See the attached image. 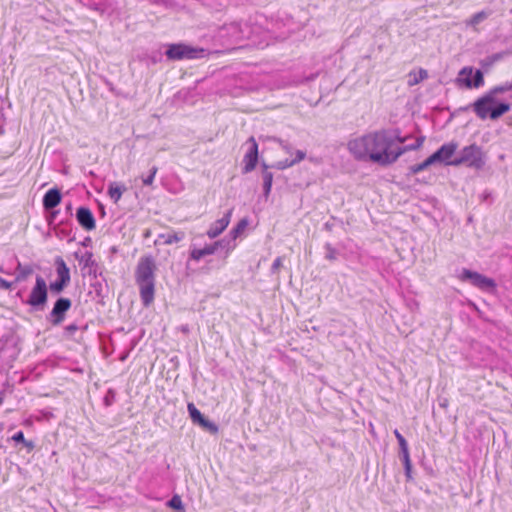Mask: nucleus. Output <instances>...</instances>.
Segmentation results:
<instances>
[{
    "label": "nucleus",
    "mask_w": 512,
    "mask_h": 512,
    "mask_svg": "<svg viewBox=\"0 0 512 512\" xmlns=\"http://www.w3.org/2000/svg\"><path fill=\"white\" fill-rule=\"evenodd\" d=\"M62 201V193L58 187L49 189L42 198V205L45 211L55 209Z\"/></svg>",
    "instance_id": "nucleus-15"
},
{
    "label": "nucleus",
    "mask_w": 512,
    "mask_h": 512,
    "mask_svg": "<svg viewBox=\"0 0 512 512\" xmlns=\"http://www.w3.org/2000/svg\"><path fill=\"white\" fill-rule=\"evenodd\" d=\"M394 435L399 444V451L405 452V450L409 449L406 439L403 437V435L397 429L394 430Z\"/></svg>",
    "instance_id": "nucleus-35"
},
{
    "label": "nucleus",
    "mask_w": 512,
    "mask_h": 512,
    "mask_svg": "<svg viewBox=\"0 0 512 512\" xmlns=\"http://www.w3.org/2000/svg\"><path fill=\"white\" fill-rule=\"evenodd\" d=\"M55 267H56V274L57 278L50 282L49 284V290L53 294H60L62 293L65 288L68 287L71 281L70 276V269L63 260L62 257L58 256L55 259Z\"/></svg>",
    "instance_id": "nucleus-7"
},
{
    "label": "nucleus",
    "mask_w": 512,
    "mask_h": 512,
    "mask_svg": "<svg viewBox=\"0 0 512 512\" xmlns=\"http://www.w3.org/2000/svg\"><path fill=\"white\" fill-rule=\"evenodd\" d=\"M324 228L328 231H332L333 225L327 222L325 223Z\"/></svg>",
    "instance_id": "nucleus-52"
},
{
    "label": "nucleus",
    "mask_w": 512,
    "mask_h": 512,
    "mask_svg": "<svg viewBox=\"0 0 512 512\" xmlns=\"http://www.w3.org/2000/svg\"><path fill=\"white\" fill-rule=\"evenodd\" d=\"M318 76V73H314V74H310L309 76H307L305 78V82H310V81H313L316 79V77Z\"/></svg>",
    "instance_id": "nucleus-49"
},
{
    "label": "nucleus",
    "mask_w": 512,
    "mask_h": 512,
    "mask_svg": "<svg viewBox=\"0 0 512 512\" xmlns=\"http://www.w3.org/2000/svg\"><path fill=\"white\" fill-rule=\"evenodd\" d=\"M246 144L248 145V149L243 157V174L252 172L256 168L259 158L258 144L256 139L251 136L248 138Z\"/></svg>",
    "instance_id": "nucleus-11"
},
{
    "label": "nucleus",
    "mask_w": 512,
    "mask_h": 512,
    "mask_svg": "<svg viewBox=\"0 0 512 512\" xmlns=\"http://www.w3.org/2000/svg\"><path fill=\"white\" fill-rule=\"evenodd\" d=\"M155 271L156 263L152 255L143 256L139 259L135 270V281L139 287L142 304L145 307H149L154 301Z\"/></svg>",
    "instance_id": "nucleus-2"
},
{
    "label": "nucleus",
    "mask_w": 512,
    "mask_h": 512,
    "mask_svg": "<svg viewBox=\"0 0 512 512\" xmlns=\"http://www.w3.org/2000/svg\"><path fill=\"white\" fill-rule=\"evenodd\" d=\"M399 459L403 463L404 472H405V476H406L407 481L413 480V477H412V463H411V459H410L409 449L405 450V452L399 451Z\"/></svg>",
    "instance_id": "nucleus-23"
},
{
    "label": "nucleus",
    "mask_w": 512,
    "mask_h": 512,
    "mask_svg": "<svg viewBox=\"0 0 512 512\" xmlns=\"http://www.w3.org/2000/svg\"><path fill=\"white\" fill-rule=\"evenodd\" d=\"M34 270L32 266L30 265H22L21 263H18L15 273V283L22 282L26 280L31 274H33Z\"/></svg>",
    "instance_id": "nucleus-25"
},
{
    "label": "nucleus",
    "mask_w": 512,
    "mask_h": 512,
    "mask_svg": "<svg viewBox=\"0 0 512 512\" xmlns=\"http://www.w3.org/2000/svg\"><path fill=\"white\" fill-rule=\"evenodd\" d=\"M427 77H428V73H427V71H426V70H424V69H421V70L419 71V76H417V77L415 76V77L413 78V80H411V79L409 80V85H411V86H412V85H416V84H418L420 81H422V80L426 79Z\"/></svg>",
    "instance_id": "nucleus-41"
},
{
    "label": "nucleus",
    "mask_w": 512,
    "mask_h": 512,
    "mask_svg": "<svg viewBox=\"0 0 512 512\" xmlns=\"http://www.w3.org/2000/svg\"><path fill=\"white\" fill-rule=\"evenodd\" d=\"M158 171V168L156 166H153L151 169H150V173L147 177L143 178L142 179V182H143V185L145 186H150L152 185L153 181H154V178H155V175Z\"/></svg>",
    "instance_id": "nucleus-37"
},
{
    "label": "nucleus",
    "mask_w": 512,
    "mask_h": 512,
    "mask_svg": "<svg viewBox=\"0 0 512 512\" xmlns=\"http://www.w3.org/2000/svg\"><path fill=\"white\" fill-rule=\"evenodd\" d=\"M425 141L424 136H420L416 139L415 143L405 145V142H397V151L400 152V157L408 151L419 149Z\"/></svg>",
    "instance_id": "nucleus-24"
},
{
    "label": "nucleus",
    "mask_w": 512,
    "mask_h": 512,
    "mask_svg": "<svg viewBox=\"0 0 512 512\" xmlns=\"http://www.w3.org/2000/svg\"><path fill=\"white\" fill-rule=\"evenodd\" d=\"M12 440L16 443H23L25 442V437L23 431H18L12 436Z\"/></svg>",
    "instance_id": "nucleus-46"
},
{
    "label": "nucleus",
    "mask_w": 512,
    "mask_h": 512,
    "mask_svg": "<svg viewBox=\"0 0 512 512\" xmlns=\"http://www.w3.org/2000/svg\"><path fill=\"white\" fill-rule=\"evenodd\" d=\"M459 279L463 282H469L476 288L484 291L490 292L496 288V282L494 279L467 268L462 269Z\"/></svg>",
    "instance_id": "nucleus-8"
},
{
    "label": "nucleus",
    "mask_w": 512,
    "mask_h": 512,
    "mask_svg": "<svg viewBox=\"0 0 512 512\" xmlns=\"http://www.w3.org/2000/svg\"><path fill=\"white\" fill-rule=\"evenodd\" d=\"M185 237L184 232H168L163 233L158 236L159 239H162V243L166 245H170L173 243L180 242Z\"/></svg>",
    "instance_id": "nucleus-26"
},
{
    "label": "nucleus",
    "mask_w": 512,
    "mask_h": 512,
    "mask_svg": "<svg viewBox=\"0 0 512 512\" xmlns=\"http://www.w3.org/2000/svg\"><path fill=\"white\" fill-rule=\"evenodd\" d=\"M89 9L100 14L108 12L112 8L111 0H82Z\"/></svg>",
    "instance_id": "nucleus-18"
},
{
    "label": "nucleus",
    "mask_w": 512,
    "mask_h": 512,
    "mask_svg": "<svg viewBox=\"0 0 512 512\" xmlns=\"http://www.w3.org/2000/svg\"><path fill=\"white\" fill-rule=\"evenodd\" d=\"M72 306L71 299L67 297H59L53 304L52 310L47 315V321L52 326H59L63 323L66 313Z\"/></svg>",
    "instance_id": "nucleus-10"
},
{
    "label": "nucleus",
    "mask_w": 512,
    "mask_h": 512,
    "mask_svg": "<svg viewBox=\"0 0 512 512\" xmlns=\"http://www.w3.org/2000/svg\"><path fill=\"white\" fill-rule=\"evenodd\" d=\"M511 13H512V9H511Z\"/></svg>",
    "instance_id": "nucleus-55"
},
{
    "label": "nucleus",
    "mask_w": 512,
    "mask_h": 512,
    "mask_svg": "<svg viewBox=\"0 0 512 512\" xmlns=\"http://www.w3.org/2000/svg\"><path fill=\"white\" fill-rule=\"evenodd\" d=\"M261 168V176L263 180V196L267 199L272 189L273 173L269 171L270 166L265 162L261 163Z\"/></svg>",
    "instance_id": "nucleus-17"
},
{
    "label": "nucleus",
    "mask_w": 512,
    "mask_h": 512,
    "mask_svg": "<svg viewBox=\"0 0 512 512\" xmlns=\"http://www.w3.org/2000/svg\"><path fill=\"white\" fill-rule=\"evenodd\" d=\"M168 506L176 511H183L184 510V506H183V503H182V499L180 496L178 495H174L169 501H168Z\"/></svg>",
    "instance_id": "nucleus-31"
},
{
    "label": "nucleus",
    "mask_w": 512,
    "mask_h": 512,
    "mask_svg": "<svg viewBox=\"0 0 512 512\" xmlns=\"http://www.w3.org/2000/svg\"><path fill=\"white\" fill-rule=\"evenodd\" d=\"M116 393L113 389H109L104 396V404L105 406H111L115 401Z\"/></svg>",
    "instance_id": "nucleus-39"
},
{
    "label": "nucleus",
    "mask_w": 512,
    "mask_h": 512,
    "mask_svg": "<svg viewBox=\"0 0 512 512\" xmlns=\"http://www.w3.org/2000/svg\"><path fill=\"white\" fill-rule=\"evenodd\" d=\"M48 289L45 279L41 275H37L35 284L32 287L28 297L22 299V303L30 307V311H43L48 302Z\"/></svg>",
    "instance_id": "nucleus-4"
},
{
    "label": "nucleus",
    "mask_w": 512,
    "mask_h": 512,
    "mask_svg": "<svg viewBox=\"0 0 512 512\" xmlns=\"http://www.w3.org/2000/svg\"><path fill=\"white\" fill-rule=\"evenodd\" d=\"M435 164L431 156L426 158L422 163L415 164L409 167V173L412 175L418 174L419 172L427 169L429 166Z\"/></svg>",
    "instance_id": "nucleus-29"
},
{
    "label": "nucleus",
    "mask_w": 512,
    "mask_h": 512,
    "mask_svg": "<svg viewBox=\"0 0 512 512\" xmlns=\"http://www.w3.org/2000/svg\"><path fill=\"white\" fill-rule=\"evenodd\" d=\"M503 56H504L503 52L495 53L487 58V60H488L487 64H492L494 62H497V61L501 60L503 58Z\"/></svg>",
    "instance_id": "nucleus-45"
},
{
    "label": "nucleus",
    "mask_w": 512,
    "mask_h": 512,
    "mask_svg": "<svg viewBox=\"0 0 512 512\" xmlns=\"http://www.w3.org/2000/svg\"><path fill=\"white\" fill-rule=\"evenodd\" d=\"M269 166H270V168H274V169H277V170H284V169H287V168L292 167L294 165H293V161L292 160L285 159V160L277 161L274 164L269 165Z\"/></svg>",
    "instance_id": "nucleus-34"
},
{
    "label": "nucleus",
    "mask_w": 512,
    "mask_h": 512,
    "mask_svg": "<svg viewBox=\"0 0 512 512\" xmlns=\"http://www.w3.org/2000/svg\"><path fill=\"white\" fill-rule=\"evenodd\" d=\"M306 157V153L302 150H297L295 152V158L294 159H291L293 161V165H296L298 164L299 162H301L302 160H304Z\"/></svg>",
    "instance_id": "nucleus-43"
},
{
    "label": "nucleus",
    "mask_w": 512,
    "mask_h": 512,
    "mask_svg": "<svg viewBox=\"0 0 512 512\" xmlns=\"http://www.w3.org/2000/svg\"><path fill=\"white\" fill-rule=\"evenodd\" d=\"M16 297L20 298L21 300L23 299V290H19L17 293H16Z\"/></svg>",
    "instance_id": "nucleus-53"
},
{
    "label": "nucleus",
    "mask_w": 512,
    "mask_h": 512,
    "mask_svg": "<svg viewBox=\"0 0 512 512\" xmlns=\"http://www.w3.org/2000/svg\"><path fill=\"white\" fill-rule=\"evenodd\" d=\"M79 330V326L76 323H71L64 327V334L67 337H73L75 332Z\"/></svg>",
    "instance_id": "nucleus-40"
},
{
    "label": "nucleus",
    "mask_w": 512,
    "mask_h": 512,
    "mask_svg": "<svg viewBox=\"0 0 512 512\" xmlns=\"http://www.w3.org/2000/svg\"><path fill=\"white\" fill-rule=\"evenodd\" d=\"M159 59H160V56H158V55H153L150 57V60L153 64L157 63L159 61Z\"/></svg>",
    "instance_id": "nucleus-50"
},
{
    "label": "nucleus",
    "mask_w": 512,
    "mask_h": 512,
    "mask_svg": "<svg viewBox=\"0 0 512 512\" xmlns=\"http://www.w3.org/2000/svg\"><path fill=\"white\" fill-rule=\"evenodd\" d=\"M398 128L369 132L348 142V150L358 161H369L381 167L394 164L400 158L397 142H406Z\"/></svg>",
    "instance_id": "nucleus-1"
},
{
    "label": "nucleus",
    "mask_w": 512,
    "mask_h": 512,
    "mask_svg": "<svg viewBox=\"0 0 512 512\" xmlns=\"http://www.w3.org/2000/svg\"><path fill=\"white\" fill-rule=\"evenodd\" d=\"M26 448H28L29 451L33 450L35 445L32 441L25 440V442L22 443Z\"/></svg>",
    "instance_id": "nucleus-48"
},
{
    "label": "nucleus",
    "mask_w": 512,
    "mask_h": 512,
    "mask_svg": "<svg viewBox=\"0 0 512 512\" xmlns=\"http://www.w3.org/2000/svg\"><path fill=\"white\" fill-rule=\"evenodd\" d=\"M198 425L201 426L202 428L208 430L211 433L218 432L217 425L214 422L208 420L206 417L201 422H199Z\"/></svg>",
    "instance_id": "nucleus-33"
},
{
    "label": "nucleus",
    "mask_w": 512,
    "mask_h": 512,
    "mask_svg": "<svg viewBox=\"0 0 512 512\" xmlns=\"http://www.w3.org/2000/svg\"><path fill=\"white\" fill-rule=\"evenodd\" d=\"M125 190L126 187L124 185H118L114 182L108 187V195L115 203H117Z\"/></svg>",
    "instance_id": "nucleus-27"
},
{
    "label": "nucleus",
    "mask_w": 512,
    "mask_h": 512,
    "mask_svg": "<svg viewBox=\"0 0 512 512\" xmlns=\"http://www.w3.org/2000/svg\"><path fill=\"white\" fill-rule=\"evenodd\" d=\"M15 282H10L5 280L4 278H0V288L4 290H10Z\"/></svg>",
    "instance_id": "nucleus-47"
},
{
    "label": "nucleus",
    "mask_w": 512,
    "mask_h": 512,
    "mask_svg": "<svg viewBox=\"0 0 512 512\" xmlns=\"http://www.w3.org/2000/svg\"><path fill=\"white\" fill-rule=\"evenodd\" d=\"M512 91V80L504 82L500 85L494 86L483 96L478 98L477 107L484 112L483 106L492 101V97L496 98L497 95Z\"/></svg>",
    "instance_id": "nucleus-13"
},
{
    "label": "nucleus",
    "mask_w": 512,
    "mask_h": 512,
    "mask_svg": "<svg viewBox=\"0 0 512 512\" xmlns=\"http://www.w3.org/2000/svg\"><path fill=\"white\" fill-rule=\"evenodd\" d=\"M456 82L467 89L479 88L484 85V75L480 69L474 71L473 67L465 66L459 71Z\"/></svg>",
    "instance_id": "nucleus-9"
},
{
    "label": "nucleus",
    "mask_w": 512,
    "mask_h": 512,
    "mask_svg": "<svg viewBox=\"0 0 512 512\" xmlns=\"http://www.w3.org/2000/svg\"><path fill=\"white\" fill-rule=\"evenodd\" d=\"M324 248L326 251L325 259L329 261H335L338 256V251L330 243H326Z\"/></svg>",
    "instance_id": "nucleus-32"
},
{
    "label": "nucleus",
    "mask_w": 512,
    "mask_h": 512,
    "mask_svg": "<svg viewBox=\"0 0 512 512\" xmlns=\"http://www.w3.org/2000/svg\"><path fill=\"white\" fill-rule=\"evenodd\" d=\"M48 212H49V214L47 215L46 220H47L48 224L51 225L56 220L59 211L53 209Z\"/></svg>",
    "instance_id": "nucleus-44"
},
{
    "label": "nucleus",
    "mask_w": 512,
    "mask_h": 512,
    "mask_svg": "<svg viewBox=\"0 0 512 512\" xmlns=\"http://www.w3.org/2000/svg\"><path fill=\"white\" fill-rule=\"evenodd\" d=\"M272 140L277 142L286 153L292 154L293 147L288 141L282 140L277 137H272Z\"/></svg>",
    "instance_id": "nucleus-36"
},
{
    "label": "nucleus",
    "mask_w": 512,
    "mask_h": 512,
    "mask_svg": "<svg viewBox=\"0 0 512 512\" xmlns=\"http://www.w3.org/2000/svg\"><path fill=\"white\" fill-rule=\"evenodd\" d=\"M248 225L246 218L241 219L237 225L229 232V236L235 242L236 238L245 230Z\"/></svg>",
    "instance_id": "nucleus-30"
},
{
    "label": "nucleus",
    "mask_w": 512,
    "mask_h": 512,
    "mask_svg": "<svg viewBox=\"0 0 512 512\" xmlns=\"http://www.w3.org/2000/svg\"><path fill=\"white\" fill-rule=\"evenodd\" d=\"M187 410L194 424H199V422H201L205 418L204 415L200 412L199 409H197V407L193 403H188Z\"/></svg>",
    "instance_id": "nucleus-28"
},
{
    "label": "nucleus",
    "mask_w": 512,
    "mask_h": 512,
    "mask_svg": "<svg viewBox=\"0 0 512 512\" xmlns=\"http://www.w3.org/2000/svg\"><path fill=\"white\" fill-rule=\"evenodd\" d=\"M3 401H4L3 397L0 396V406L2 405Z\"/></svg>",
    "instance_id": "nucleus-54"
},
{
    "label": "nucleus",
    "mask_w": 512,
    "mask_h": 512,
    "mask_svg": "<svg viewBox=\"0 0 512 512\" xmlns=\"http://www.w3.org/2000/svg\"><path fill=\"white\" fill-rule=\"evenodd\" d=\"M212 244L206 245L203 248H193L190 251L189 258L194 261H199L203 257L214 254Z\"/></svg>",
    "instance_id": "nucleus-22"
},
{
    "label": "nucleus",
    "mask_w": 512,
    "mask_h": 512,
    "mask_svg": "<svg viewBox=\"0 0 512 512\" xmlns=\"http://www.w3.org/2000/svg\"><path fill=\"white\" fill-rule=\"evenodd\" d=\"M477 104L478 99L471 106L477 117L481 120H485L487 118H490L491 120H497L511 109V105L509 103L500 102L494 97H492L491 102L488 104L486 103L483 106L484 112L477 107Z\"/></svg>",
    "instance_id": "nucleus-5"
},
{
    "label": "nucleus",
    "mask_w": 512,
    "mask_h": 512,
    "mask_svg": "<svg viewBox=\"0 0 512 512\" xmlns=\"http://www.w3.org/2000/svg\"><path fill=\"white\" fill-rule=\"evenodd\" d=\"M80 262L84 263V266L89 268V274L93 275L94 277H97V275H101V272H99V265L98 263L93 259V254L91 252H85Z\"/></svg>",
    "instance_id": "nucleus-20"
},
{
    "label": "nucleus",
    "mask_w": 512,
    "mask_h": 512,
    "mask_svg": "<svg viewBox=\"0 0 512 512\" xmlns=\"http://www.w3.org/2000/svg\"><path fill=\"white\" fill-rule=\"evenodd\" d=\"M457 147V143L449 142L443 144L430 156L434 163H444L445 165H450L449 162L452 160V156L455 154Z\"/></svg>",
    "instance_id": "nucleus-12"
},
{
    "label": "nucleus",
    "mask_w": 512,
    "mask_h": 512,
    "mask_svg": "<svg viewBox=\"0 0 512 512\" xmlns=\"http://www.w3.org/2000/svg\"><path fill=\"white\" fill-rule=\"evenodd\" d=\"M203 53V49H197L184 43L169 44L165 51L167 59L172 61L196 59L202 56Z\"/></svg>",
    "instance_id": "nucleus-6"
},
{
    "label": "nucleus",
    "mask_w": 512,
    "mask_h": 512,
    "mask_svg": "<svg viewBox=\"0 0 512 512\" xmlns=\"http://www.w3.org/2000/svg\"><path fill=\"white\" fill-rule=\"evenodd\" d=\"M450 166L466 165L480 170L485 165V156L480 146L471 144L462 148L450 162Z\"/></svg>",
    "instance_id": "nucleus-3"
},
{
    "label": "nucleus",
    "mask_w": 512,
    "mask_h": 512,
    "mask_svg": "<svg viewBox=\"0 0 512 512\" xmlns=\"http://www.w3.org/2000/svg\"><path fill=\"white\" fill-rule=\"evenodd\" d=\"M213 249L215 253L221 249L225 250V258L230 254V252L235 248L236 244L232 240V238L228 235L221 240L215 241L212 243Z\"/></svg>",
    "instance_id": "nucleus-19"
},
{
    "label": "nucleus",
    "mask_w": 512,
    "mask_h": 512,
    "mask_svg": "<svg viewBox=\"0 0 512 512\" xmlns=\"http://www.w3.org/2000/svg\"><path fill=\"white\" fill-rule=\"evenodd\" d=\"M487 18V13L484 11H480L476 14H474L470 20L471 25H478L482 21H484Z\"/></svg>",
    "instance_id": "nucleus-38"
},
{
    "label": "nucleus",
    "mask_w": 512,
    "mask_h": 512,
    "mask_svg": "<svg viewBox=\"0 0 512 512\" xmlns=\"http://www.w3.org/2000/svg\"><path fill=\"white\" fill-rule=\"evenodd\" d=\"M76 220L78 224L86 231H91L96 227L95 217L92 211L86 206H80L76 210Z\"/></svg>",
    "instance_id": "nucleus-14"
},
{
    "label": "nucleus",
    "mask_w": 512,
    "mask_h": 512,
    "mask_svg": "<svg viewBox=\"0 0 512 512\" xmlns=\"http://www.w3.org/2000/svg\"><path fill=\"white\" fill-rule=\"evenodd\" d=\"M283 265V258L282 257H277L274 261H273V264L271 266V274H276L278 273L279 269L282 267Z\"/></svg>",
    "instance_id": "nucleus-42"
},
{
    "label": "nucleus",
    "mask_w": 512,
    "mask_h": 512,
    "mask_svg": "<svg viewBox=\"0 0 512 512\" xmlns=\"http://www.w3.org/2000/svg\"><path fill=\"white\" fill-rule=\"evenodd\" d=\"M66 212L70 215H72V204L71 203H68L66 205Z\"/></svg>",
    "instance_id": "nucleus-51"
},
{
    "label": "nucleus",
    "mask_w": 512,
    "mask_h": 512,
    "mask_svg": "<svg viewBox=\"0 0 512 512\" xmlns=\"http://www.w3.org/2000/svg\"><path fill=\"white\" fill-rule=\"evenodd\" d=\"M231 214L232 210H228L222 218L216 220L214 223L211 224V226L207 230V236L210 239L218 237L227 228V226L230 223Z\"/></svg>",
    "instance_id": "nucleus-16"
},
{
    "label": "nucleus",
    "mask_w": 512,
    "mask_h": 512,
    "mask_svg": "<svg viewBox=\"0 0 512 512\" xmlns=\"http://www.w3.org/2000/svg\"><path fill=\"white\" fill-rule=\"evenodd\" d=\"M247 24H242L239 22L231 23L228 27V30L230 31L231 35L237 39H243L249 37L248 31L245 32V30H248Z\"/></svg>",
    "instance_id": "nucleus-21"
}]
</instances>
